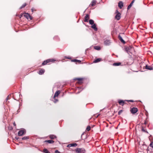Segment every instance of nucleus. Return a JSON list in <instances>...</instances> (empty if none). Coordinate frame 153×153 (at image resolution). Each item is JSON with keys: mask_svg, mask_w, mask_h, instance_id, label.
Returning a JSON list of instances; mask_svg holds the SVG:
<instances>
[{"mask_svg": "<svg viewBox=\"0 0 153 153\" xmlns=\"http://www.w3.org/2000/svg\"><path fill=\"white\" fill-rule=\"evenodd\" d=\"M150 146L152 148H153V142H152L150 144Z\"/></svg>", "mask_w": 153, "mask_h": 153, "instance_id": "nucleus-34", "label": "nucleus"}, {"mask_svg": "<svg viewBox=\"0 0 153 153\" xmlns=\"http://www.w3.org/2000/svg\"><path fill=\"white\" fill-rule=\"evenodd\" d=\"M131 112L132 114H134V107H133L131 108Z\"/></svg>", "mask_w": 153, "mask_h": 153, "instance_id": "nucleus-31", "label": "nucleus"}, {"mask_svg": "<svg viewBox=\"0 0 153 153\" xmlns=\"http://www.w3.org/2000/svg\"><path fill=\"white\" fill-rule=\"evenodd\" d=\"M123 111L122 110H120L118 112V114L119 115H120V114L122 113Z\"/></svg>", "mask_w": 153, "mask_h": 153, "instance_id": "nucleus-33", "label": "nucleus"}, {"mask_svg": "<svg viewBox=\"0 0 153 153\" xmlns=\"http://www.w3.org/2000/svg\"><path fill=\"white\" fill-rule=\"evenodd\" d=\"M145 67V68L146 69L150 70H153V67H152L150 66H148L147 65H146Z\"/></svg>", "mask_w": 153, "mask_h": 153, "instance_id": "nucleus-10", "label": "nucleus"}, {"mask_svg": "<svg viewBox=\"0 0 153 153\" xmlns=\"http://www.w3.org/2000/svg\"><path fill=\"white\" fill-rule=\"evenodd\" d=\"M121 63L120 62H119L118 63H115L113 64V65L114 66H118L120 65Z\"/></svg>", "mask_w": 153, "mask_h": 153, "instance_id": "nucleus-22", "label": "nucleus"}, {"mask_svg": "<svg viewBox=\"0 0 153 153\" xmlns=\"http://www.w3.org/2000/svg\"><path fill=\"white\" fill-rule=\"evenodd\" d=\"M134 3V0H132V1H131L130 4L128 6L127 8L128 10H129L131 7Z\"/></svg>", "mask_w": 153, "mask_h": 153, "instance_id": "nucleus-20", "label": "nucleus"}, {"mask_svg": "<svg viewBox=\"0 0 153 153\" xmlns=\"http://www.w3.org/2000/svg\"><path fill=\"white\" fill-rule=\"evenodd\" d=\"M74 80H78V83L79 84H81L82 83V78H76L74 79Z\"/></svg>", "mask_w": 153, "mask_h": 153, "instance_id": "nucleus-12", "label": "nucleus"}, {"mask_svg": "<svg viewBox=\"0 0 153 153\" xmlns=\"http://www.w3.org/2000/svg\"><path fill=\"white\" fill-rule=\"evenodd\" d=\"M58 101V100L56 99H55L54 102H56Z\"/></svg>", "mask_w": 153, "mask_h": 153, "instance_id": "nucleus-38", "label": "nucleus"}, {"mask_svg": "<svg viewBox=\"0 0 153 153\" xmlns=\"http://www.w3.org/2000/svg\"><path fill=\"white\" fill-rule=\"evenodd\" d=\"M89 23L91 25H93L94 24V21L92 19H90L89 20Z\"/></svg>", "mask_w": 153, "mask_h": 153, "instance_id": "nucleus-24", "label": "nucleus"}, {"mask_svg": "<svg viewBox=\"0 0 153 153\" xmlns=\"http://www.w3.org/2000/svg\"><path fill=\"white\" fill-rule=\"evenodd\" d=\"M65 58H66V59H70L69 58H68V57H65Z\"/></svg>", "mask_w": 153, "mask_h": 153, "instance_id": "nucleus-43", "label": "nucleus"}, {"mask_svg": "<svg viewBox=\"0 0 153 153\" xmlns=\"http://www.w3.org/2000/svg\"><path fill=\"white\" fill-rule=\"evenodd\" d=\"M77 89H80V91H81L82 90H81V88H79V87H78L77 88Z\"/></svg>", "mask_w": 153, "mask_h": 153, "instance_id": "nucleus-41", "label": "nucleus"}, {"mask_svg": "<svg viewBox=\"0 0 153 153\" xmlns=\"http://www.w3.org/2000/svg\"><path fill=\"white\" fill-rule=\"evenodd\" d=\"M26 3H24L23 4L22 6H21L20 7V9H21L23 8H24L26 6Z\"/></svg>", "mask_w": 153, "mask_h": 153, "instance_id": "nucleus-27", "label": "nucleus"}, {"mask_svg": "<svg viewBox=\"0 0 153 153\" xmlns=\"http://www.w3.org/2000/svg\"><path fill=\"white\" fill-rule=\"evenodd\" d=\"M25 132V130L24 129L19 131L18 132V135L21 136L23 135Z\"/></svg>", "mask_w": 153, "mask_h": 153, "instance_id": "nucleus-4", "label": "nucleus"}, {"mask_svg": "<svg viewBox=\"0 0 153 153\" xmlns=\"http://www.w3.org/2000/svg\"><path fill=\"white\" fill-rule=\"evenodd\" d=\"M116 13H117V14L115 16V18L117 20H119L120 18V15L121 14L120 13L118 12V10H116Z\"/></svg>", "mask_w": 153, "mask_h": 153, "instance_id": "nucleus-3", "label": "nucleus"}, {"mask_svg": "<svg viewBox=\"0 0 153 153\" xmlns=\"http://www.w3.org/2000/svg\"><path fill=\"white\" fill-rule=\"evenodd\" d=\"M144 67H145V66H144V67H143V69H144Z\"/></svg>", "mask_w": 153, "mask_h": 153, "instance_id": "nucleus-44", "label": "nucleus"}, {"mask_svg": "<svg viewBox=\"0 0 153 153\" xmlns=\"http://www.w3.org/2000/svg\"><path fill=\"white\" fill-rule=\"evenodd\" d=\"M125 101H130V102H134V101L133 100H125Z\"/></svg>", "mask_w": 153, "mask_h": 153, "instance_id": "nucleus-36", "label": "nucleus"}, {"mask_svg": "<svg viewBox=\"0 0 153 153\" xmlns=\"http://www.w3.org/2000/svg\"><path fill=\"white\" fill-rule=\"evenodd\" d=\"M55 153H60V152L58 150H56L55 151Z\"/></svg>", "mask_w": 153, "mask_h": 153, "instance_id": "nucleus-35", "label": "nucleus"}, {"mask_svg": "<svg viewBox=\"0 0 153 153\" xmlns=\"http://www.w3.org/2000/svg\"><path fill=\"white\" fill-rule=\"evenodd\" d=\"M142 131H144V132H146L148 133V132H147V131H146L144 129H143V128L142 129Z\"/></svg>", "mask_w": 153, "mask_h": 153, "instance_id": "nucleus-37", "label": "nucleus"}, {"mask_svg": "<svg viewBox=\"0 0 153 153\" xmlns=\"http://www.w3.org/2000/svg\"><path fill=\"white\" fill-rule=\"evenodd\" d=\"M49 137L51 139H54L56 137V136L54 135H50Z\"/></svg>", "mask_w": 153, "mask_h": 153, "instance_id": "nucleus-23", "label": "nucleus"}, {"mask_svg": "<svg viewBox=\"0 0 153 153\" xmlns=\"http://www.w3.org/2000/svg\"><path fill=\"white\" fill-rule=\"evenodd\" d=\"M111 43L110 41L109 40L106 39L104 42V44L106 46L109 45Z\"/></svg>", "mask_w": 153, "mask_h": 153, "instance_id": "nucleus-7", "label": "nucleus"}, {"mask_svg": "<svg viewBox=\"0 0 153 153\" xmlns=\"http://www.w3.org/2000/svg\"><path fill=\"white\" fill-rule=\"evenodd\" d=\"M44 142H47L49 143H54V141L52 140H45Z\"/></svg>", "mask_w": 153, "mask_h": 153, "instance_id": "nucleus-19", "label": "nucleus"}, {"mask_svg": "<svg viewBox=\"0 0 153 153\" xmlns=\"http://www.w3.org/2000/svg\"><path fill=\"white\" fill-rule=\"evenodd\" d=\"M138 111L137 108H134V114H135Z\"/></svg>", "mask_w": 153, "mask_h": 153, "instance_id": "nucleus-32", "label": "nucleus"}, {"mask_svg": "<svg viewBox=\"0 0 153 153\" xmlns=\"http://www.w3.org/2000/svg\"><path fill=\"white\" fill-rule=\"evenodd\" d=\"M45 70H44L41 69L39 71V74L40 75H42L43 74Z\"/></svg>", "mask_w": 153, "mask_h": 153, "instance_id": "nucleus-21", "label": "nucleus"}, {"mask_svg": "<svg viewBox=\"0 0 153 153\" xmlns=\"http://www.w3.org/2000/svg\"><path fill=\"white\" fill-rule=\"evenodd\" d=\"M53 60L52 59H48L46 61H44L42 63V65H45L47 64V63L50 62H53Z\"/></svg>", "mask_w": 153, "mask_h": 153, "instance_id": "nucleus-6", "label": "nucleus"}, {"mask_svg": "<svg viewBox=\"0 0 153 153\" xmlns=\"http://www.w3.org/2000/svg\"><path fill=\"white\" fill-rule=\"evenodd\" d=\"M125 50L130 56H131L133 54L132 53H133V49L131 47L125 48Z\"/></svg>", "mask_w": 153, "mask_h": 153, "instance_id": "nucleus-1", "label": "nucleus"}, {"mask_svg": "<svg viewBox=\"0 0 153 153\" xmlns=\"http://www.w3.org/2000/svg\"><path fill=\"white\" fill-rule=\"evenodd\" d=\"M73 61L74 62H78V63H80L81 62V61L80 60L76 59H75L73 60Z\"/></svg>", "mask_w": 153, "mask_h": 153, "instance_id": "nucleus-26", "label": "nucleus"}, {"mask_svg": "<svg viewBox=\"0 0 153 153\" xmlns=\"http://www.w3.org/2000/svg\"><path fill=\"white\" fill-rule=\"evenodd\" d=\"M29 139V137H27V136L24 137L22 138V140H27V139Z\"/></svg>", "mask_w": 153, "mask_h": 153, "instance_id": "nucleus-28", "label": "nucleus"}, {"mask_svg": "<svg viewBox=\"0 0 153 153\" xmlns=\"http://www.w3.org/2000/svg\"><path fill=\"white\" fill-rule=\"evenodd\" d=\"M94 48L95 49L97 50H99L100 49V47H99L98 46H95L94 47Z\"/></svg>", "mask_w": 153, "mask_h": 153, "instance_id": "nucleus-25", "label": "nucleus"}, {"mask_svg": "<svg viewBox=\"0 0 153 153\" xmlns=\"http://www.w3.org/2000/svg\"><path fill=\"white\" fill-rule=\"evenodd\" d=\"M75 151L76 153H81L84 152V150L82 148H78L75 150Z\"/></svg>", "mask_w": 153, "mask_h": 153, "instance_id": "nucleus-5", "label": "nucleus"}, {"mask_svg": "<svg viewBox=\"0 0 153 153\" xmlns=\"http://www.w3.org/2000/svg\"><path fill=\"white\" fill-rule=\"evenodd\" d=\"M135 71H134V72H135ZM135 72H137V71H135Z\"/></svg>", "mask_w": 153, "mask_h": 153, "instance_id": "nucleus-46", "label": "nucleus"}, {"mask_svg": "<svg viewBox=\"0 0 153 153\" xmlns=\"http://www.w3.org/2000/svg\"><path fill=\"white\" fill-rule=\"evenodd\" d=\"M77 145V144L76 143H72V144H68L67 146V147H73V146L75 147V146H76Z\"/></svg>", "mask_w": 153, "mask_h": 153, "instance_id": "nucleus-9", "label": "nucleus"}, {"mask_svg": "<svg viewBox=\"0 0 153 153\" xmlns=\"http://www.w3.org/2000/svg\"><path fill=\"white\" fill-rule=\"evenodd\" d=\"M43 151L45 153H48L49 152L46 149H44L43 150Z\"/></svg>", "mask_w": 153, "mask_h": 153, "instance_id": "nucleus-30", "label": "nucleus"}, {"mask_svg": "<svg viewBox=\"0 0 153 153\" xmlns=\"http://www.w3.org/2000/svg\"><path fill=\"white\" fill-rule=\"evenodd\" d=\"M13 125L14 126H15L16 125V123L15 122H14L13 123Z\"/></svg>", "mask_w": 153, "mask_h": 153, "instance_id": "nucleus-40", "label": "nucleus"}, {"mask_svg": "<svg viewBox=\"0 0 153 153\" xmlns=\"http://www.w3.org/2000/svg\"><path fill=\"white\" fill-rule=\"evenodd\" d=\"M102 60V59L100 58L94 60L93 62L94 63H96L100 62Z\"/></svg>", "mask_w": 153, "mask_h": 153, "instance_id": "nucleus-18", "label": "nucleus"}, {"mask_svg": "<svg viewBox=\"0 0 153 153\" xmlns=\"http://www.w3.org/2000/svg\"><path fill=\"white\" fill-rule=\"evenodd\" d=\"M24 16L27 19H30V20L32 19V17L28 13H25L24 15Z\"/></svg>", "mask_w": 153, "mask_h": 153, "instance_id": "nucleus-2", "label": "nucleus"}, {"mask_svg": "<svg viewBox=\"0 0 153 153\" xmlns=\"http://www.w3.org/2000/svg\"><path fill=\"white\" fill-rule=\"evenodd\" d=\"M15 138H16V139L17 140H18V139H19V137H15Z\"/></svg>", "mask_w": 153, "mask_h": 153, "instance_id": "nucleus-42", "label": "nucleus"}, {"mask_svg": "<svg viewBox=\"0 0 153 153\" xmlns=\"http://www.w3.org/2000/svg\"><path fill=\"white\" fill-rule=\"evenodd\" d=\"M86 130L88 131H89L91 129V127L90 126H88L86 128Z\"/></svg>", "mask_w": 153, "mask_h": 153, "instance_id": "nucleus-29", "label": "nucleus"}, {"mask_svg": "<svg viewBox=\"0 0 153 153\" xmlns=\"http://www.w3.org/2000/svg\"><path fill=\"white\" fill-rule=\"evenodd\" d=\"M60 91H57L55 93L54 97L55 98L56 97H57L60 93Z\"/></svg>", "mask_w": 153, "mask_h": 153, "instance_id": "nucleus-16", "label": "nucleus"}, {"mask_svg": "<svg viewBox=\"0 0 153 153\" xmlns=\"http://www.w3.org/2000/svg\"><path fill=\"white\" fill-rule=\"evenodd\" d=\"M91 27L95 31H97V28L96 27V26L95 24H94V25H92L91 26Z\"/></svg>", "mask_w": 153, "mask_h": 153, "instance_id": "nucleus-14", "label": "nucleus"}, {"mask_svg": "<svg viewBox=\"0 0 153 153\" xmlns=\"http://www.w3.org/2000/svg\"><path fill=\"white\" fill-rule=\"evenodd\" d=\"M118 6L120 8H122L123 6V3L122 1H120L118 3Z\"/></svg>", "mask_w": 153, "mask_h": 153, "instance_id": "nucleus-13", "label": "nucleus"}, {"mask_svg": "<svg viewBox=\"0 0 153 153\" xmlns=\"http://www.w3.org/2000/svg\"><path fill=\"white\" fill-rule=\"evenodd\" d=\"M96 1L95 0H93L90 4V6H93L96 4Z\"/></svg>", "mask_w": 153, "mask_h": 153, "instance_id": "nucleus-15", "label": "nucleus"}, {"mask_svg": "<svg viewBox=\"0 0 153 153\" xmlns=\"http://www.w3.org/2000/svg\"><path fill=\"white\" fill-rule=\"evenodd\" d=\"M34 9L33 8H32V9H31V10H32V12H33V10H34Z\"/></svg>", "mask_w": 153, "mask_h": 153, "instance_id": "nucleus-39", "label": "nucleus"}, {"mask_svg": "<svg viewBox=\"0 0 153 153\" xmlns=\"http://www.w3.org/2000/svg\"><path fill=\"white\" fill-rule=\"evenodd\" d=\"M119 103L122 105H123L124 104V101L123 100H120L118 101Z\"/></svg>", "mask_w": 153, "mask_h": 153, "instance_id": "nucleus-17", "label": "nucleus"}, {"mask_svg": "<svg viewBox=\"0 0 153 153\" xmlns=\"http://www.w3.org/2000/svg\"><path fill=\"white\" fill-rule=\"evenodd\" d=\"M89 18L90 17L89 15L88 14H86L85 16L84 21L85 22H88Z\"/></svg>", "mask_w": 153, "mask_h": 153, "instance_id": "nucleus-8", "label": "nucleus"}, {"mask_svg": "<svg viewBox=\"0 0 153 153\" xmlns=\"http://www.w3.org/2000/svg\"><path fill=\"white\" fill-rule=\"evenodd\" d=\"M145 124H146V122H145Z\"/></svg>", "mask_w": 153, "mask_h": 153, "instance_id": "nucleus-45", "label": "nucleus"}, {"mask_svg": "<svg viewBox=\"0 0 153 153\" xmlns=\"http://www.w3.org/2000/svg\"><path fill=\"white\" fill-rule=\"evenodd\" d=\"M118 38L119 40L122 43H123V44H125V41L123 40L122 37L120 35H119L118 36Z\"/></svg>", "mask_w": 153, "mask_h": 153, "instance_id": "nucleus-11", "label": "nucleus"}]
</instances>
